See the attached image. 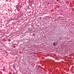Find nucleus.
<instances>
[{
	"mask_svg": "<svg viewBox=\"0 0 74 74\" xmlns=\"http://www.w3.org/2000/svg\"><path fill=\"white\" fill-rule=\"evenodd\" d=\"M53 46H56V44L55 42H53Z\"/></svg>",
	"mask_w": 74,
	"mask_h": 74,
	"instance_id": "1",
	"label": "nucleus"
},
{
	"mask_svg": "<svg viewBox=\"0 0 74 74\" xmlns=\"http://www.w3.org/2000/svg\"><path fill=\"white\" fill-rule=\"evenodd\" d=\"M28 30H29V32H31V31H32V28H29L28 29Z\"/></svg>",
	"mask_w": 74,
	"mask_h": 74,
	"instance_id": "2",
	"label": "nucleus"
}]
</instances>
